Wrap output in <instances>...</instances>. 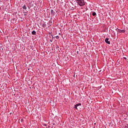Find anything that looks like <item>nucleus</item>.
<instances>
[{
  "mask_svg": "<svg viewBox=\"0 0 128 128\" xmlns=\"http://www.w3.org/2000/svg\"><path fill=\"white\" fill-rule=\"evenodd\" d=\"M76 2L78 4V6H84L86 4L84 3V0H76Z\"/></svg>",
  "mask_w": 128,
  "mask_h": 128,
  "instance_id": "f257e3e1",
  "label": "nucleus"
},
{
  "mask_svg": "<svg viewBox=\"0 0 128 128\" xmlns=\"http://www.w3.org/2000/svg\"><path fill=\"white\" fill-rule=\"evenodd\" d=\"M116 32H120V34L122 33V32H126V30H120L118 28H116Z\"/></svg>",
  "mask_w": 128,
  "mask_h": 128,
  "instance_id": "f03ea898",
  "label": "nucleus"
},
{
  "mask_svg": "<svg viewBox=\"0 0 128 128\" xmlns=\"http://www.w3.org/2000/svg\"><path fill=\"white\" fill-rule=\"evenodd\" d=\"M105 42L106 44H110V38H108L105 39Z\"/></svg>",
  "mask_w": 128,
  "mask_h": 128,
  "instance_id": "7ed1b4c3",
  "label": "nucleus"
},
{
  "mask_svg": "<svg viewBox=\"0 0 128 128\" xmlns=\"http://www.w3.org/2000/svg\"><path fill=\"white\" fill-rule=\"evenodd\" d=\"M52 16H56V12L54 10H50Z\"/></svg>",
  "mask_w": 128,
  "mask_h": 128,
  "instance_id": "20e7f679",
  "label": "nucleus"
},
{
  "mask_svg": "<svg viewBox=\"0 0 128 128\" xmlns=\"http://www.w3.org/2000/svg\"><path fill=\"white\" fill-rule=\"evenodd\" d=\"M22 8L23 10H26L27 8H26V4H24L22 6Z\"/></svg>",
  "mask_w": 128,
  "mask_h": 128,
  "instance_id": "39448f33",
  "label": "nucleus"
},
{
  "mask_svg": "<svg viewBox=\"0 0 128 128\" xmlns=\"http://www.w3.org/2000/svg\"><path fill=\"white\" fill-rule=\"evenodd\" d=\"M32 34L33 36H36V32L35 30H33L32 32Z\"/></svg>",
  "mask_w": 128,
  "mask_h": 128,
  "instance_id": "423d86ee",
  "label": "nucleus"
},
{
  "mask_svg": "<svg viewBox=\"0 0 128 128\" xmlns=\"http://www.w3.org/2000/svg\"><path fill=\"white\" fill-rule=\"evenodd\" d=\"M92 16H96V12H93L92 13Z\"/></svg>",
  "mask_w": 128,
  "mask_h": 128,
  "instance_id": "0eeeda50",
  "label": "nucleus"
},
{
  "mask_svg": "<svg viewBox=\"0 0 128 128\" xmlns=\"http://www.w3.org/2000/svg\"><path fill=\"white\" fill-rule=\"evenodd\" d=\"M75 105H76V106L78 107V106H82V104L80 103H78V104H76Z\"/></svg>",
  "mask_w": 128,
  "mask_h": 128,
  "instance_id": "6e6552de",
  "label": "nucleus"
},
{
  "mask_svg": "<svg viewBox=\"0 0 128 128\" xmlns=\"http://www.w3.org/2000/svg\"><path fill=\"white\" fill-rule=\"evenodd\" d=\"M23 12H24V16H26V14H28V12H24V10H23Z\"/></svg>",
  "mask_w": 128,
  "mask_h": 128,
  "instance_id": "1a4fd4ad",
  "label": "nucleus"
},
{
  "mask_svg": "<svg viewBox=\"0 0 128 128\" xmlns=\"http://www.w3.org/2000/svg\"><path fill=\"white\" fill-rule=\"evenodd\" d=\"M56 40H58V38H60V36H56Z\"/></svg>",
  "mask_w": 128,
  "mask_h": 128,
  "instance_id": "9d476101",
  "label": "nucleus"
},
{
  "mask_svg": "<svg viewBox=\"0 0 128 128\" xmlns=\"http://www.w3.org/2000/svg\"><path fill=\"white\" fill-rule=\"evenodd\" d=\"M74 108H76V110H78V107L76 106V105L74 106Z\"/></svg>",
  "mask_w": 128,
  "mask_h": 128,
  "instance_id": "9b49d317",
  "label": "nucleus"
},
{
  "mask_svg": "<svg viewBox=\"0 0 128 128\" xmlns=\"http://www.w3.org/2000/svg\"><path fill=\"white\" fill-rule=\"evenodd\" d=\"M123 58H124V60H126V57H124Z\"/></svg>",
  "mask_w": 128,
  "mask_h": 128,
  "instance_id": "f8f14e48",
  "label": "nucleus"
},
{
  "mask_svg": "<svg viewBox=\"0 0 128 128\" xmlns=\"http://www.w3.org/2000/svg\"><path fill=\"white\" fill-rule=\"evenodd\" d=\"M42 26H43V28L45 26V25H44V24H42Z\"/></svg>",
  "mask_w": 128,
  "mask_h": 128,
  "instance_id": "ddd939ff",
  "label": "nucleus"
},
{
  "mask_svg": "<svg viewBox=\"0 0 128 128\" xmlns=\"http://www.w3.org/2000/svg\"><path fill=\"white\" fill-rule=\"evenodd\" d=\"M50 42H52V40H50Z\"/></svg>",
  "mask_w": 128,
  "mask_h": 128,
  "instance_id": "4468645a",
  "label": "nucleus"
},
{
  "mask_svg": "<svg viewBox=\"0 0 128 128\" xmlns=\"http://www.w3.org/2000/svg\"><path fill=\"white\" fill-rule=\"evenodd\" d=\"M78 53V52H77V54Z\"/></svg>",
  "mask_w": 128,
  "mask_h": 128,
  "instance_id": "2eb2a0df",
  "label": "nucleus"
},
{
  "mask_svg": "<svg viewBox=\"0 0 128 128\" xmlns=\"http://www.w3.org/2000/svg\"><path fill=\"white\" fill-rule=\"evenodd\" d=\"M59 34H60V33H59Z\"/></svg>",
  "mask_w": 128,
  "mask_h": 128,
  "instance_id": "dca6fc26",
  "label": "nucleus"
},
{
  "mask_svg": "<svg viewBox=\"0 0 128 128\" xmlns=\"http://www.w3.org/2000/svg\"><path fill=\"white\" fill-rule=\"evenodd\" d=\"M57 48H58V46Z\"/></svg>",
  "mask_w": 128,
  "mask_h": 128,
  "instance_id": "f3484780",
  "label": "nucleus"
}]
</instances>
